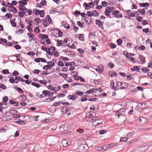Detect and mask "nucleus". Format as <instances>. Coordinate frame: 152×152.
<instances>
[{
  "label": "nucleus",
  "mask_w": 152,
  "mask_h": 152,
  "mask_svg": "<svg viewBox=\"0 0 152 152\" xmlns=\"http://www.w3.org/2000/svg\"><path fill=\"white\" fill-rule=\"evenodd\" d=\"M42 50H43L44 51H45L46 52H47L48 51V48L44 46H42Z\"/></svg>",
  "instance_id": "obj_62"
},
{
  "label": "nucleus",
  "mask_w": 152,
  "mask_h": 152,
  "mask_svg": "<svg viewBox=\"0 0 152 152\" xmlns=\"http://www.w3.org/2000/svg\"><path fill=\"white\" fill-rule=\"evenodd\" d=\"M88 146L86 144H82L78 147L77 150L79 152H85L88 149Z\"/></svg>",
  "instance_id": "obj_1"
},
{
  "label": "nucleus",
  "mask_w": 152,
  "mask_h": 152,
  "mask_svg": "<svg viewBox=\"0 0 152 152\" xmlns=\"http://www.w3.org/2000/svg\"><path fill=\"white\" fill-rule=\"evenodd\" d=\"M87 13L88 16L89 17H91L93 16V12L92 13L90 11H88Z\"/></svg>",
  "instance_id": "obj_55"
},
{
  "label": "nucleus",
  "mask_w": 152,
  "mask_h": 152,
  "mask_svg": "<svg viewBox=\"0 0 152 152\" xmlns=\"http://www.w3.org/2000/svg\"><path fill=\"white\" fill-rule=\"evenodd\" d=\"M96 24L98 25L99 27L102 28L103 27V23L99 19H96L95 21Z\"/></svg>",
  "instance_id": "obj_5"
},
{
  "label": "nucleus",
  "mask_w": 152,
  "mask_h": 152,
  "mask_svg": "<svg viewBox=\"0 0 152 152\" xmlns=\"http://www.w3.org/2000/svg\"><path fill=\"white\" fill-rule=\"evenodd\" d=\"M117 42L118 45H121L122 43V40L121 39H118Z\"/></svg>",
  "instance_id": "obj_54"
},
{
  "label": "nucleus",
  "mask_w": 152,
  "mask_h": 152,
  "mask_svg": "<svg viewBox=\"0 0 152 152\" xmlns=\"http://www.w3.org/2000/svg\"><path fill=\"white\" fill-rule=\"evenodd\" d=\"M18 3H20V5L23 6L26 5L27 4V3L26 2H23V1H20L18 2Z\"/></svg>",
  "instance_id": "obj_25"
},
{
  "label": "nucleus",
  "mask_w": 152,
  "mask_h": 152,
  "mask_svg": "<svg viewBox=\"0 0 152 152\" xmlns=\"http://www.w3.org/2000/svg\"><path fill=\"white\" fill-rule=\"evenodd\" d=\"M19 74V72L17 71H15L12 73V75L14 76H18Z\"/></svg>",
  "instance_id": "obj_49"
},
{
  "label": "nucleus",
  "mask_w": 152,
  "mask_h": 152,
  "mask_svg": "<svg viewBox=\"0 0 152 152\" xmlns=\"http://www.w3.org/2000/svg\"><path fill=\"white\" fill-rule=\"evenodd\" d=\"M142 71L145 73H147L149 71V69L147 67H144L142 68Z\"/></svg>",
  "instance_id": "obj_29"
},
{
  "label": "nucleus",
  "mask_w": 152,
  "mask_h": 152,
  "mask_svg": "<svg viewBox=\"0 0 152 152\" xmlns=\"http://www.w3.org/2000/svg\"><path fill=\"white\" fill-rule=\"evenodd\" d=\"M35 22L37 24H39L41 21V20L39 18H38L37 19H34Z\"/></svg>",
  "instance_id": "obj_56"
},
{
  "label": "nucleus",
  "mask_w": 152,
  "mask_h": 152,
  "mask_svg": "<svg viewBox=\"0 0 152 152\" xmlns=\"http://www.w3.org/2000/svg\"><path fill=\"white\" fill-rule=\"evenodd\" d=\"M84 131L82 129H77L76 130V132H78L79 133L82 134L83 133Z\"/></svg>",
  "instance_id": "obj_63"
},
{
  "label": "nucleus",
  "mask_w": 152,
  "mask_h": 152,
  "mask_svg": "<svg viewBox=\"0 0 152 152\" xmlns=\"http://www.w3.org/2000/svg\"><path fill=\"white\" fill-rule=\"evenodd\" d=\"M140 69V67L137 66H134L133 68H132L131 69L132 71H134L136 70H137V71H138V70Z\"/></svg>",
  "instance_id": "obj_21"
},
{
  "label": "nucleus",
  "mask_w": 152,
  "mask_h": 152,
  "mask_svg": "<svg viewBox=\"0 0 152 152\" xmlns=\"http://www.w3.org/2000/svg\"><path fill=\"white\" fill-rule=\"evenodd\" d=\"M5 16L7 18L9 19L12 17V15L10 14L7 13L5 15Z\"/></svg>",
  "instance_id": "obj_39"
},
{
  "label": "nucleus",
  "mask_w": 152,
  "mask_h": 152,
  "mask_svg": "<svg viewBox=\"0 0 152 152\" xmlns=\"http://www.w3.org/2000/svg\"><path fill=\"white\" fill-rule=\"evenodd\" d=\"M27 35L29 37V38H34L35 37L34 34H33L27 33Z\"/></svg>",
  "instance_id": "obj_31"
},
{
  "label": "nucleus",
  "mask_w": 152,
  "mask_h": 152,
  "mask_svg": "<svg viewBox=\"0 0 152 152\" xmlns=\"http://www.w3.org/2000/svg\"><path fill=\"white\" fill-rule=\"evenodd\" d=\"M26 11L28 13V15H31L32 14V11L31 9L28 10L26 9Z\"/></svg>",
  "instance_id": "obj_43"
},
{
  "label": "nucleus",
  "mask_w": 152,
  "mask_h": 152,
  "mask_svg": "<svg viewBox=\"0 0 152 152\" xmlns=\"http://www.w3.org/2000/svg\"><path fill=\"white\" fill-rule=\"evenodd\" d=\"M16 90H17L20 94H22L23 93V91L20 88L17 87Z\"/></svg>",
  "instance_id": "obj_30"
},
{
  "label": "nucleus",
  "mask_w": 152,
  "mask_h": 152,
  "mask_svg": "<svg viewBox=\"0 0 152 152\" xmlns=\"http://www.w3.org/2000/svg\"><path fill=\"white\" fill-rule=\"evenodd\" d=\"M64 26L65 28L67 29H69L70 28V25L69 24L66 23L64 25Z\"/></svg>",
  "instance_id": "obj_42"
},
{
  "label": "nucleus",
  "mask_w": 152,
  "mask_h": 152,
  "mask_svg": "<svg viewBox=\"0 0 152 152\" xmlns=\"http://www.w3.org/2000/svg\"><path fill=\"white\" fill-rule=\"evenodd\" d=\"M42 94L45 95V96L48 95L50 96L51 94L50 91H48L47 90H44L42 91Z\"/></svg>",
  "instance_id": "obj_13"
},
{
  "label": "nucleus",
  "mask_w": 152,
  "mask_h": 152,
  "mask_svg": "<svg viewBox=\"0 0 152 152\" xmlns=\"http://www.w3.org/2000/svg\"><path fill=\"white\" fill-rule=\"evenodd\" d=\"M9 81L10 83H16V80H15V78L13 79L12 77H11L9 80Z\"/></svg>",
  "instance_id": "obj_26"
},
{
  "label": "nucleus",
  "mask_w": 152,
  "mask_h": 152,
  "mask_svg": "<svg viewBox=\"0 0 152 152\" xmlns=\"http://www.w3.org/2000/svg\"><path fill=\"white\" fill-rule=\"evenodd\" d=\"M41 5L45 6L46 4V1L45 0H42L40 2Z\"/></svg>",
  "instance_id": "obj_40"
},
{
  "label": "nucleus",
  "mask_w": 152,
  "mask_h": 152,
  "mask_svg": "<svg viewBox=\"0 0 152 152\" xmlns=\"http://www.w3.org/2000/svg\"><path fill=\"white\" fill-rule=\"evenodd\" d=\"M140 13L142 15H145L146 13V11L144 9H142L141 11H140Z\"/></svg>",
  "instance_id": "obj_45"
},
{
  "label": "nucleus",
  "mask_w": 152,
  "mask_h": 152,
  "mask_svg": "<svg viewBox=\"0 0 152 152\" xmlns=\"http://www.w3.org/2000/svg\"><path fill=\"white\" fill-rule=\"evenodd\" d=\"M58 37H62L63 35L62 32L60 30L58 31Z\"/></svg>",
  "instance_id": "obj_61"
},
{
  "label": "nucleus",
  "mask_w": 152,
  "mask_h": 152,
  "mask_svg": "<svg viewBox=\"0 0 152 152\" xmlns=\"http://www.w3.org/2000/svg\"><path fill=\"white\" fill-rule=\"evenodd\" d=\"M9 99L7 96H5L4 97L3 99V101L4 102H6L8 101Z\"/></svg>",
  "instance_id": "obj_60"
},
{
  "label": "nucleus",
  "mask_w": 152,
  "mask_h": 152,
  "mask_svg": "<svg viewBox=\"0 0 152 152\" xmlns=\"http://www.w3.org/2000/svg\"><path fill=\"white\" fill-rule=\"evenodd\" d=\"M135 134V132L133 131L131 132H129L128 134L126 136L130 137L132 136L133 135H134Z\"/></svg>",
  "instance_id": "obj_41"
},
{
  "label": "nucleus",
  "mask_w": 152,
  "mask_h": 152,
  "mask_svg": "<svg viewBox=\"0 0 152 152\" xmlns=\"http://www.w3.org/2000/svg\"><path fill=\"white\" fill-rule=\"evenodd\" d=\"M9 103L12 104H14V106H17L19 105V103L18 102L13 101L12 100H9Z\"/></svg>",
  "instance_id": "obj_8"
},
{
  "label": "nucleus",
  "mask_w": 152,
  "mask_h": 152,
  "mask_svg": "<svg viewBox=\"0 0 152 152\" xmlns=\"http://www.w3.org/2000/svg\"><path fill=\"white\" fill-rule=\"evenodd\" d=\"M102 5L105 7H107L108 5L107 2L105 1H102Z\"/></svg>",
  "instance_id": "obj_51"
},
{
  "label": "nucleus",
  "mask_w": 152,
  "mask_h": 152,
  "mask_svg": "<svg viewBox=\"0 0 152 152\" xmlns=\"http://www.w3.org/2000/svg\"><path fill=\"white\" fill-rule=\"evenodd\" d=\"M139 58L140 60V61L142 62L141 64H144L145 63V57L142 55H140L139 56Z\"/></svg>",
  "instance_id": "obj_10"
},
{
  "label": "nucleus",
  "mask_w": 152,
  "mask_h": 152,
  "mask_svg": "<svg viewBox=\"0 0 152 152\" xmlns=\"http://www.w3.org/2000/svg\"><path fill=\"white\" fill-rule=\"evenodd\" d=\"M57 64L59 66H61V67H63L64 66L63 63L61 61H59L58 62Z\"/></svg>",
  "instance_id": "obj_46"
},
{
  "label": "nucleus",
  "mask_w": 152,
  "mask_h": 152,
  "mask_svg": "<svg viewBox=\"0 0 152 152\" xmlns=\"http://www.w3.org/2000/svg\"><path fill=\"white\" fill-rule=\"evenodd\" d=\"M25 21L30 26H32V22L28 19L26 18L25 20Z\"/></svg>",
  "instance_id": "obj_18"
},
{
  "label": "nucleus",
  "mask_w": 152,
  "mask_h": 152,
  "mask_svg": "<svg viewBox=\"0 0 152 152\" xmlns=\"http://www.w3.org/2000/svg\"><path fill=\"white\" fill-rule=\"evenodd\" d=\"M41 11V12H40V13L39 14L40 15V16L41 17H43L44 16V13H45V12H44V10H42L41 11Z\"/></svg>",
  "instance_id": "obj_48"
},
{
  "label": "nucleus",
  "mask_w": 152,
  "mask_h": 152,
  "mask_svg": "<svg viewBox=\"0 0 152 152\" xmlns=\"http://www.w3.org/2000/svg\"><path fill=\"white\" fill-rule=\"evenodd\" d=\"M93 15L94 16H98L99 15V13L96 11H94L93 12Z\"/></svg>",
  "instance_id": "obj_50"
},
{
  "label": "nucleus",
  "mask_w": 152,
  "mask_h": 152,
  "mask_svg": "<svg viewBox=\"0 0 152 152\" xmlns=\"http://www.w3.org/2000/svg\"><path fill=\"white\" fill-rule=\"evenodd\" d=\"M107 145V148L108 149H111L113 147L115 146V144L113 143Z\"/></svg>",
  "instance_id": "obj_34"
},
{
  "label": "nucleus",
  "mask_w": 152,
  "mask_h": 152,
  "mask_svg": "<svg viewBox=\"0 0 152 152\" xmlns=\"http://www.w3.org/2000/svg\"><path fill=\"white\" fill-rule=\"evenodd\" d=\"M139 4L141 7H148L149 5V3L147 2L142 3H140Z\"/></svg>",
  "instance_id": "obj_12"
},
{
  "label": "nucleus",
  "mask_w": 152,
  "mask_h": 152,
  "mask_svg": "<svg viewBox=\"0 0 152 152\" xmlns=\"http://www.w3.org/2000/svg\"><path fill=\"white\" fill-rule=\"evenodd\" d=\"M0 88L4 90L6 89V86L2 83H0Z\"/></svg>",
  "instance_id": "obj_47"
},
{
  "label": "nucleus",
  "mask_w": 152,
  "mask_h": 152,
  "mask_svg": "<svg viewBox=\"0 0 152 152\" xmlns=\"http://www.w3.org/2000/svg\"><path fill=\"white\" fill-rule=\"evenodd\" d=\"M109 75L111 77L116 76L117 75V74L114 72H110L109 73Z\"/></svg>",
  "instance_id": "obj_17"
},
{
  "label": "nucleus",
  "mask_w": 152,
  "mask_h": 152,
  "mask_svg": "<svg viewBox=\"0 0 152 152\" xmlns=\"http://www.w3.org/2000/svg\"><path fill=\"white\" fill-rule=\"evenodd\" d=\"M42 23L45 27H46L48 26L49 24L47 23V20L45 19H43L42 20Z\"/></svg>",
  "instance_id": "obj_15"
},
{
  "label": "nucleus",
  "mask_w": 152,
  "mask_h": 152,
  "mask_svg": "<svg viewBox=\"0 0 152 152\" xmlns=\"http://www.w3.org/2000/svg\"><path fill=\"white\" fill-rule=\"evenodd\" d=\"M34 31L35 32H37V33H39L40 31V30L37 27H35L34 28Z\"/></svg>",
  "instance_id": "obj_59"
},
{
  "label": "nucleus",
  "mask_w": 152,
  "mask_h": 152,
  "mask_svg": "<svg viewBox=\"0 0 152 152\" xmlns=\"http://www.w3.org/2000/svg\"><path fill=\"white\" fill-rule=\"evenodd\" d=\"M63 41L62 40H57V41L56 46H60L63 44Z\"/></svg>",
  "instance_id": "obj_16"
},
{
  "label": "nucleus",
  "mask_w": 152,
  "mask_h": 152,
  "mask_svg": "<svg viewBox=\"0 0 152 152\" xmlns=\"http://www.w3.org/2000/svg\"><path fill=\"white\" fill-rule=\"evenodd\" d=\"M128 139L127 137H122L120 139V142H125Z\"/></svg>",
  "instance_id": "obj_27"
},
{
  "label": "nucleus",
  "mask_w": 152,
  "mask_h": 152,
  "mask_svg": "<svg viewBox=\"0 0 152 152\" xmlns=\"http://www.w3.org/2000/svg\"><path fill=\"white\" fill-rule=\"evenodd\" d=\"M106 9L110 13L111 12H113V7H108L106 8Z\"/></svg>",
  "instance_id": "obj_22"
},
{
  "label": "nucleus",
  "mask_w": 152,
  "mask_h": 152,
  "mask_svg": "<svg viewBox=\"0 0 152 152\" xmlns=\"http://www.w3.org/2000/svg\"><path fill=\"white\" fill-rule=\"evenodd\" d=\"M51 68L50 64L45 65L43 68V69H50Z\"/></svg>",
  "instance_id": "obj_33"
},
{
  "label": "nucleus",
  "mask_w": 152,
  "mask_h": 152,
  "mask_svg": "<svg viewBox=\"0 0 152 152\" xmlns=\"http://www.w3.org/2000/svg\"><path fill=\"white\" fill-rule=\"evenodd\" d=\"M148 148V147L147 145H145L137 148V150L141 152H144Z\"/></svg>",
  "instance_id": "obj_4"
},
{
  "label": "nucleus",
  "mask_w": 152,
  "mask_h": 152,
  "mask_svg": "<svg viewBox=\"0 0 152 152\" xmlns=\"http://www.w3.org/2000/svg\"><path fill=\"white\" fill-rule=\"evenodd\" d=\"M139 121L140 124L142 125L147 123L148 119L145 117H140L139 118Z\"/></svg>",
  "instance_id": "obj_2"
},
{
  "label": "nucleus",
  "mask_w": 152,
  "mask_h": 152,
  "mask_svg": "<svg viewBox=\"0 0 152 152\" xmlns=\"http://www.w3.org/2000/svg\"><path fill=\"white\" fill-rule=\"evenodd\" d=\"M61 110L63 113L65 114L69 111V109L66 107H63L61 108Z\"/></svg>",
  "instance_id": "obj_6"
},
{
  "label": "nucleus",
  "mask_w": 152,
  "mask_h": 152,
  "mask_svg": "<svg viewBox=\"0 0 152 152\" xmlns=\"http://www.w3.org/2000/svg\"><path fill=\"white\" fill-rule=\"evenodd\" d=\"M119 13V11L118 10H113L112 12L113 15H114L116 16H118V14Z\"/></svg>",
  "instance_id": "obj_28"
},
{
  "label": "nucleus",
  "mask_w": 152,
  "mask_h": 152,
  "mask_svg": "<svg viewBox=\"0 0 152 152\" xmlns=\"http://www.w3.org/2000/svg\"><path fill=\"white\" fill-rule=\"evenodd\" d=\"M110 46L111 48H115L116 47V45L113 43H111L110 44Z\"/></svg>",
  "instance_id": "obj_44"
},
{
  "label": "nucleus",
  "mask_w": 152,
  "mask_h": 152,
  "mask_svg": "<svg viewBox=\"0 0 152 152\" xmlns=\"http://www.w3.org/2000/svg\"><path fill=\"white\" fill-rule=\"evenodd\" d=\"M31 84L37 88H39L40 86V85L39 84L36 83L34 82H32Z\"/></svg>",
  "instance_id": "obj_23"
},
{
  "label": "nucleus",
  "mask_w": 152,
  "mask_h": 152,
  "mask_svg": "<svg viewBox=\"0 0 152 152\" xmlns=\"http://www.w3.org/2000/svg\"><path fill=\"white\" fill-rule=\"evenodd\" d=\"M71 141H69L67 140H63L62 142L61 143L64 147H66L69 145L71 144Z\"/></svg>",
  "instance_id": "obj_3"
},
{
  "label": "nucleus",
  "mask_w": 152,
  "mask_h": 152,
  "mask_svg": "<svg viewBox=\"0 0 152 152\" xmlns=\"http://www.w3.org/2000/svg\"><path fill=\"white\" fill-rule=\"evenodd\" d=\"M75 93L77 95L82 96L83 95L84 93L83 92H80L77 91L75 92Z\"/></svg>",
  "instance_id": "obj_32"
},
{
  "label": "nucleus",
  "mask_w": 152,
  "mask_h": 152,
  "mask_svg": "<svg viewBox=\"0 0 152 152\" xmlns=\"http://www.w3.org/2000/svg\"><path fill=\"white\" fill-rule=\"evenodd\" d=\"M10 21L12 26L13 27H15L16 26V23L15 22H14L13 20H10Z\"/></svg>",
  "instance_id": "obj_38"
},
{
  "label": "nucleus",
  "mask_w": 152,
  "mask_h": 152,
  "mask_svg": "<svg viewBox=\"0 0 152 152\" xmlns=\"http://www.w3.org/2000/svg\"><path fill=\"white\" fill-rule=\"evenodd\" d=\"M15 80H16V83H18L19 81L21 82H24L25 81V80L21 78L20 76L15 77Z\"/></svg>",
  "instance_id": "obj_7"
},
{
  "label": "nucleus",
  "mask_w": 152,
  "mask_h": 152,
  "mask_svg": "<svg viewBox=\"0 0 152 152\" xmlns=\"http://www.w3.org/2000/svg\"><path fill=\"white\" fill-rule=\"evenodd\" d=\"M115 83L114 81L113 80H112L110 82V87L112 88L114 90H116V86L115 87L114 86Z\"/></svg>",
  "instance_id": "obj_9"
},
{
  "label": "nucleus",
  "mask_w": 152,
  "mask_h": 152,
  "mask_svg": "<svg viewBox=\"0 0 152 152\" xmlns=\"http://www.w3.org/2000/svg\"><path fill=\"white\" fill-rule=\"evenodd\" d=\"M127 79L128 80H131L133 79V77L131 75H129L127 76Z\"/></svg>",
  "instance_id": "obj_64"
},
{
  "label": "nucleus",
  "mask_w": 152,
  "mask_h": 152,
  "mask_svg": "<svg viewBox=\"0 0 152 152\" xmlns=\"http://www.w3.org/2000/svg\"><path fill=\"white\" fill-rule=\"evenodd\" d=\"M46 18L48 20V22L50 24H52V22L51 18H50V16L48 15L46 16Z\"/></svg>",
  "instance_id": "obj_24"
},
{
  "label": "nucleus",
  "mask_w": 152,
  "mask_h": 152,
  "mask_svg": "<svg viewBox=\"0 0 152 152\" xmlns=\"http://www.w3.org/2000/svg\"><path fill=\"white\" fill-rule=\"evenodd\" d=\"M27 54L28 55H30V56H34L35 53L33 52L30 51L28 52L27 53Z\"/></svg>",
  "instance_id": "obj_57"
},
{
  "label": "nucleus",
  "mask_w": 152,
  "mask_h": 152,
  "mask_svg": "<svg viewBox=\"0 0 152 152\" xmlns=\"http://www.w3.org/2000/svg\"><path fill=\"white\" fill-rule=\"evenodd\" d=\"M55 48L53 46H51L50 48H48V50L50 51L52 50V51L54 52L55 50Z\"/></svg>",
  "instance_id": "obj_36"
},
{
  "label": "nucleus",
  "mask_w": 152,
  "mask_h": 152,
  "mask_svg": "<svg viewBox=\"0 0 152 152\" xmlns=\"http://www.w3.org/2000/svg\"><path fill=\"white\" fill-rule=\"evenodd\" d=\"M121 82H117L116 86V89H122V87H121Z\"/></svg>",
  "instance_id": "obj_11"
},
{
  "label": "nucleus",
  "mask_w": 152,
  "mask_h": 152,
  "mask_svg": "<svg viewBox=\"0 0 152 152\" xmlns=\"http://www.w3.org/2000/svg\"><path fill=\"white\" fill-rule=\"evenodd\" d=\"M9 71L8 69H4L2 70V72L4 74H8L9 73Z\"/></svg>",
  "instance_id": "obj_53"
},
{
  "label": "nucleus",
  "mask_w": 152,
  "mask_h": 152,
  "mask_svg": "<svg viewBox=\"0 0 152 152\" xmlns=\"http://www.w3.org/2000/svg\"><path fill=\"white\" fill-rule=\"evenodd\" d=\"M121 87H122V89H123L124 88L126 87V83L124 82H121Z\"/></svg>",
  "instance_id": "obj_58"
},
{
  "label": "nucleus",
  "mask_w": 152,
  "mask_h": 152,
  "mask_svg": "<svg viewBox=\"0 0 152 152\" xmlns=\"http://www.w3.org/2000/svg\"><path fill=\"white\" fill-rule=\"evenodd\" d=\"M83 6L85 7V9L88 10L90 8H92V7L88 5V4L85 3L83 4Z\"/></svg>",
  "instance_id": "obj_20"
},
{
  "label": "nucleus",
  "mask_w": 152,
  "mask_h": 152,
  "mask_svg": "<svg viewBox=\"0 0 152 152\" xmlns=\"http://www.w3.org/2000/svg\"><path fill=\"white\" fill-rule=\"evenodd\" d=\"M74 64V62H66L65 63V65L66 66H72V64Z\"/></svg>",
  "instance_id": "obj_37"
},
{
  "label": "nucleus",
  "mask_w": 152,
  "mask_h": 152,
  "mask_svg": "<svg viewBox=\"0 0 152 152\" xmlns=\"http://www.w3.org/2000/svg\"><path fill=\"white\" fill-rule=\"evenodd\" d=\"M48 89H50L51 90L54 91L55 90L54 88L53 87V86H52L51 85H49L48 87Z\"/></svg>",
  "instance_id": "obj_52"
},
{
  "label": "nucleus",
  "mask_w": 152,
  "mask_h": 152,
  "mask_svg": "<svg viewBox=\"0 0 152 152\" xmlns=\"http://www.w3.org/2000/svg\"><path fill=\"white\" fill-rule=\"evenodd\" d=\"M19 8L20 10L22 11L26 10V7L20 5Z\"/></svg>",
  "instance_id": "obj_35"
},
{
  "label": "nucleus",
  "mask_w": 152,
  "mask_h": 152,
  "mask_svg": "<svg viewBox=\"0 0 152 152\" xmlns=\"http://www.w3.org/2000/svg\"><path fill=\"white\" fill-rule=\"evenodd\" d=\"M19 98L22 101H23L26 100L27 99L26 96L24 95H20Z\"/></svg>",
  "instance_id": "obj_19"
},
{
  "label": "nucleus",
  "mask_w": 152,
  "mask_h": 152,
  "mask_svg": "<svg viewBox=\"0 0 152 152\" xmlns=\"http://www.w3.org/2000/svg\"><path fill=\"white\" fill-rule=\"evenodd\" d=\"M94 123L95 124L94 125H95L96 126H98L101 124L102 123V120L99 119L96 120Z\"/></svg>",
  "instance_id": "obj_14"
}]
</instances>
